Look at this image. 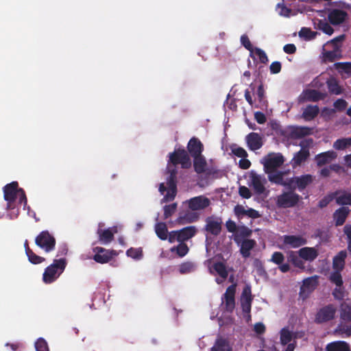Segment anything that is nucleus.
<instances>
[{"mask_svg": "<svg viewBox=\"0 0 351 351\" xmlns=\"http://www.w3.org/2000/svg\"><path fill=\"white\" fill-rule=\"evenodd\" d=\"M253 300H241V306L243 313H250Z\"/></svg>", "mask_w": 351, "mask_h": 351, "instance_id": "nucleus-57", "label": "nucleus"}, {"mask_svg": "<svg viewBox=\"0 0 351 351\" xmlns=\"http://www.w3.org/2000/svg\"><path fill=\"white\" fill-rule=\"evenodd\" d=\"M268 174V180L274 184L278 185H282L284 184V176L285 172L283 171H276V170L273 173H267Z\"/></svg>", "mask_w": 351, "mask_h": 351, "instance_id": "nucleus-37", "label": "nucleus"}, {"mask_svg": "<svg viewBox=\"0 0 351 351\" xmlns=\"http://www.w3.org/2000/svg\"><path fill=\"white\" fill-rule=\"evenodd\" d=\"M319 112V109L317 105H308L303 110L302 117L306 121H311L318 115Z\"/></svg>", "mask_w": 351, "mask_h": 351, "instance_id": "nucleus-31", "label": "nucleus"}, {"mask_svg": "<svg viewBox=\"0 0 351 351\" xmlns=\"http://www.w3.org/2000/svg\"><path fill=\"white\" fill-rule=\"evenodd\" d=\"M317 28L328 35H331L334 32V29L331 25L324 20H319Z\"/></svg>", "mask_w": 351, "mask_h": 351, "instance_id": "nucleus-45", "label": "nucleus"}, {"mask_svg": "<svg viewBox=\"0 0 351 351\" xmlns=\"http://www.w3.org/2000/svg\"><path fill=\"white\" fill-rule=\"evenodd\" d=\"M337 311L333 304H328L321 308L315 315V322L317 324H322L329 322L335 318Z\"/></svg>", "mask_w": 351, "mask_h": 351, "instance_id": "nucleus-9", "label": "nucleus"}, {"mask_svg": "<svg viewBox=\"0 0 351 351\" xmlns=\"http://www.w3.org/2000/svg\"><path fill=\"white\" fill-rule=\"evenodd\" d=\"M326 84L330 93L338 95L343 93L342 87L335 77L329 78L326 81Z\"/></svg>", "mask_w": 351, "mask_h": 351, "instance_id": "nucleus-33", "label": "nucleus"}, {"mask_svg": "<svg viewBox=\"0 0 351 351\" xmlns=\"http://www.w3.org/2000/svg\"><path fill=\"white\" fill-rule=\"evenodd\" d=\"M245 299H250L253 300V296L252 295L251 287L248 285H245L243 289L241 300Z\"/></svg>", "mask_w": 351, "mask_h": 351, "instance_id": "nucleus-61", "label": "nucleus"}, {"mask_svg": "<svg viewBox=\"0 0 351 351\" xmlns=\"http://www.w3.org/2000/svg\"><path fill=\"white\" fill-rule=\"evenodd\" d=\"M169 160L173 165H180L182 169H189L191 167V161L189 154L184 149H175L169 154Z\"/></svg>", "mask_w": 351, "mask_h": 351, "instance_id": "nucleus-4", "label": "nucleus"}, {"mask_svg": "<svg viewBox=\"0 0 351 351\" xmlns=\"http://www.w3.org/2000/svg\"><path fill=\"white\" fill-rule=\"evenodd\" d=\"M195 269V265L191 262H185L182 263L179 267V271L180 274H188L193 271Z\"/></svg>", "mask_w": 351, "mask_h": 351, "instance_id": "nucleus-52", "label": "nucleus"}, {"mask_svg": "<svg viewBox=\"0 0 351 351\" xmlns=\"http://www.w3.org/2000/svg\"><path fill=\"white\" fill-rule=\"evenodd\" d=\"M316 32L311 31L310 28L302 27L299 32V36L306 40L313 39L316 36Z\"/></svg>", "mask_w": 351, "mask_h": 351, "instance_id": "nucleus-48", "label": "nucleus"}, {"mask_svg": "<svg viewBox=\"0 0 351 351\" xmlns=\"http://www.w3.org/2000/svg\"><path fill=\"white\" fill-rule=\"evenodd\" d=\"M351 146V138H342L334 142L333 147L337 150H343Z\"/></svg>", "mask_w": 351, "mask_h": 351, "instance_id": "nucleus-38", "label": "nucleus"}, {"mask_svg": "<svg viewBox=\"0 0 351 351\" xmlns=\"http://www.w3.org/2000/svg\"><path fill=\"white\" fill-rule=\"evenodd\" d=\"M347 105V101L343 99H338L333 104V106L339 111L344 110Z\"/></svg>", "mask_w": 351, "mask_h": 351, "instance_id": "nucleus-62", "label": "nucleus"}, {"mask_svg": "<svg viewBox=\"0 0 351 351\" xmlns=\"http://www.w3.org/2000/svg\"><path fill=\"white\" fill-rule=\"evenodd\" d=\"M326 94L315 89H305L298 97L299 103L317 102L326 98Z\"/></svg>", "mask_w": 351, "mask_h": 351, "instance_id": "nucleus-11", "label": "nucleus"}, {"mask_svg": "<svg viewBox=\"0 0 351 351\" xmlns=\"http://www.w3.org/2000/svg\"><path fill=\"white\" fill-rule=\"evenodd\" d=\"M207 166L206 160L203 155L193 157V168L197 173L202 174L206 173L208 176L213 174V172L207 168Z\"/></svg>", "mask_w": 351, "mask_h": 351, "instance_id": "nucleus-15", "label": "nucleus"}, {"mask_svg": "<svg viewBox=\"0 0 351 351\" xmlns=\"http://www.w3.org/2000/svg\"><path fill=\"white\" fill-rule=\"evenodd\" d=\"M35 348L36 351H49L47 341L43 338H39L36 341Z\"/></svg>", "mask_w": 351, "mask_h": 351, "instance_id": "nucleus-55", "label": "nucleus"}, {"mask_svg": "<svg viewBox=\"0 0 351 351\" xmlns=\"http://www.w3.org/2000/svg\"><path fill=\"white\" fill-rule=\"evenodd\" d=\"M241 43L242 45L250 52V53H252V50L255 47H253L247 35L243 34L241 36Z\"/></svg>", "mask_w": 351, "mask_h": 351, "instance_id": "nucleus-56", "label": "nucleus"}, {"mask_svg": "<svg viewBox=\"0 0 351 351\" xmlns=\"http://www.w3.org/2000/svg\"><path fill=\"white\" fill-rule=\"evenodd\" d=\"M310 156L309 151L300 150L296 152L291 160V164L293 167L300 166Z\"/></svg>", "mask_w": 351, "mask_h": 351, "instance_id": "nucleus-30", "label": "nucleus"}, {"mask_svg": "<svg viewBox=\"0 0 351 351\" xmlns=\"http://www.w3.org/2000/svg\"><path fill=\"white\" fill-rule=\"evenodd\" d=\"M311 128L306 126L291 125L287 127L282 134L289 139H300L311 134Z\"/></svg>", "mask_w": 351, "mask_h": 351, "instance_id": "nucleus-7", "label": "nucleus"}, {"mask_svg": "<svg viewBox=\"0 0 351 351\" xmlns=\"http://www.w3.org/2000/svg\"><path fill=\"white\" fill-rule=\"evenodd\" d=\"M252 53H254L259 59L260 62L267 64L268 62V58L266 53L258 47H255L252 50Z\"/></svg>", "mask_w": 351, "mask_h": 351, "instance_id": "nucleus-49", "label": "nucleus"}, {"mask_svg": "<svg viewBox=\"0 0 351 351\" xmlns=\"http://www.w3.org/2000/svg\"><path fill=\"white\" fill-rule=\"evenodd\" d=\"M285 159L281 154H269L263 158L265 173H273L284 163Z\"/></svg>", "mask_w": 351, "mask_h": 351, "instance_id": "nucleus-5", "label": "nucleus"}, {"mask_svg": "<svg viewBox=\"0 0 351 351\" xmlns=\"http://www.w3.org/2000/svg\"><path fill=\"white\" fill-rule=\"evenodd\" d=\"M4 199L7 202L6 209L12 210L16 207V199L19 197V203L23 204L25 208L27 204V197L25 191L19 188V184L14 181L6 184L3 187Z\"/></svg>", "mask_w": 351, "mask_h": 351, "instance_id": "nucleus-1", "label": "nucleus"}, {"mask_svg": "<svg viewBox=\"0 0 351 351\" xmlns=\"http://www.w3.org/2000/svg\"><path fill=\"white\" fill-rule=\"evenodd\" d=\"M329 279L330 282L334 283L337 287H342L343 282L340 271H335L332 272L330 274Z\"/></svg>", "mask_w": 351, "mask_h": 351, "instance_id": "nucleus-47", "label": "nucleus"}, {"mask_svg": "<svg viewBox=\"0 0 351 351\" xmlns=\"http://www.w3.org/2000/svg\"><path fill=\"white\" fill-rule=\"evenodd\" d=\"M67 265L65 258L54 259L52 264L47 266L43 274V280L46 284L55 282L64 272Z\"/></svg>", "mask_w": 351, "mask_h": 351, "instance_id": "nucleus-2", "label": "nucleus"}, {"mask_svg": "<svg viewBox=\"0 0 351 351\" xmlns=\"http://www.w3.org/2000/svg\"><path fill=\"white\" fill-rule=\"evenodd\" d=\"M240 253L243 258L250 257L251 250L256 246V241L254 239H245L240 242Z\"/></svg>", "mask_w": 351, "mask_h": 351, "instance_id": "nucleus-23", "label": "nucleus"}, {"mask_svg": "<svg viewBox=\"0 0 351 351\" xmlns=\"http://www.w3.org/2000/svg\"><path fill=\"white\" fill-rule=\"evenodd\" d=\"M297 189L300 191L304 190L313 182V177L311 174H304L300 176H295Z\"/></svg>", "mask_w": 351, "mask_h": 351, "instance_id": "nucleus-27", "label": "nucleus"}, {"mask_svg": "<svg viewBox=\"0 0 351 351\" xmlns=\"http://www.w3.org/2000/svg\"><path fill=\"white\" fill-rule=\"evenodd\" d=\"M245 140L247 147L252 151L259 149L263 145L262 136L256 132H251L247 134Z\"/></svg>", "mask_w": 351, "mask_h": 351, "instance_id": "nucleus-18", "label": "nucleus"}, {"mask_svg": "<svg viewBox=\"0 0 351 351\" xmlns=\"http://www.w3.org/2000/svg\"><path fill=\"white\" fill-rule=\"evenodd\" d=\"M237 284L229 286L223 295L221 300L224 304V309L228 313H232L235 308V293Z\"/></svg>", "mask_w": 351, "mask_h": 351, "instance_id": "nucleus-10", "label": "nucleus"}, {"mask_svg": "<svg viewBox=\"0 0 351 351\" xmlns=\"http://www.w3.org/2000/svg\"><path fill=\"white\" fill-rule=\"evenodd\" d=\"M199 219L198 215L196 213H187L184 217L180 216L178 219L179 224H184L185 223H193L197 221Z\"/></svg>", "mask_w": 351, "mask_h": 351, "instance_id": "nucleus-42", "label": "nucleus"}, {"mask_svg": "<svg viewBox=\"0 0 351 351\" xmlns=\"http://www.w3.org/2000/svg\"><path fill=\"white\" fill-rule=\"evenodd\" d=\"M350 210L348 207L342 206L337 210L333 214V218L335 222L336 226H342L349 215Z\"/></svg>", "mask_w": 351, "mask_h": 351, "instance_id": "nucleus-26", "label": "nucleus"}, {"mask_svg": "<svg viewBox=\"0 0 351 351\" xmlns=\"http://www.w3.org/2000/svg\"><path fill=\"white\" fill-rule=\"evenodd\" d=\"M206 224L204 227V231L214 237L220 234L222 230L223 221L221 217L210 216L205 219Z\"/></svg>", "mask_w": 351, "mask_h": 351, "instance_id": "nucleus-8", "label": "nucleus"}, {"mask_svg": "<svg viewBox=\"0 0 351 351\" xmlns=\"http://www.w3.org/2000/svg\"><path fill=\"white\" fill-rule=\"evenodd\" d=\"M318 285V276H313L303 280V283L300 287V294L307 293L313 291Z\"/></svg>", "mask_w": 351, "mask_h": 351, "instance_id": "nucleus-22", "label": "nucleus"}, {"mask_svg": "<svg viewBox=\"0 0 351 351\" xmlns=\"http://www.w3.org/2000/svg\"><path fill=\"white\" fill-rule=\"evenodd\" d=\"M155 232L157 237L161 240H166L168 237V229L165 223L158 222L155 225Z\"/></svg>", "mask_w": 351, "mask_h": 351, "instance_id": "nucleus-35", "label": "nucleus"}, {"mask_svg": "<svg viewBox=\"0 0 351 351\" xmlns=\"http://www.w3.org/2000/svg\"><path fill=\"white\" fill-rule=\"evenodd\" d=\"M335 66L339 71L351 75V62H337Z\"/></svg>", "mask_w": 351, "mask_h": 351, "instance_id": "nucleus-51", "label": "nucleus"}, {"mask_svg": "<svg viewBox=\"0 0 351 351\" xmlns=\"http://www.w3.org/2000/svg\"><path fill=\"white\" fill-rule=\"evenodd\" d=\"M252 230L245 226L239 228L238 232L234 236V240L237 245L240 244L241 240L251 237Z\"/></svg>", "mask_w": 351, "mask_h": 351, "instance_id": "nucleus-34", "label": "nucleus"}, {"mask_svg": "<svg viewBox=\"0 0 351 351\" xmlns=\"http://www.w3.org/2000/svg\"><path fill=\"white\" fill-rule=\"evenodd\" d=\"M172 252H176L180 257H184L189 251L188 245L185 243H180L177 246L171 248Z\"/></svg>", "mask_w": 351, "mask_h": 351, "instance_id": "nucleus-39", "label": "nucleus"}, {"mask_svg": "<svg viewBox=\"0 0 351 351\" xmlns=\"http://www.w3.org/2000/svg\"><path fill=\"white\" fill-rule=\"evenodd\" d=\"M232 152L234 155L239 158H247L248 154L247 152L241 147L232 149Z\"/></svg>", "mask_w": 351, "mask_h": 351, "instance_id": "nucleus-63", "label": "nucleus"}, {"mask_svg": "<svg viewBox=\"0 0 351 351\" xmlns=\"http://www.w3.org/2000/svg\"><path fill=\"white\" fill-rule=\"evenodd\" d=\"M117 232V229L116 226L105 230H102L99 228L97 231V234L99 237V241L102 244H108L110 243L114 239V235Z\"/></svg>", "mask_w": 351, "mask_h": 351, "instance_id": "nucleus-17", "label": "nucleus"}, {"mask_svg": "<svg viewBox=\"0 0 351 351\" xmlns=\"http://www.w3.org/2000/svg\"><path fill=\"white\" fill-rule=\"evenodd\" d=\"M288 261L291 262L295 267L302 270L305 269L303 259L299 256L298 252L291 251L288 254Z\"/></svg>", "mask_w": 351, "mask_h": 351, "instance_id": "nucleus-32", "label": "nucleus"}, {"mask_svg": "<svg viewBox=\"0 0 351 351\" xmlns=\"http://www.w3.org/2000/svg\"><path fill=\"white\" fill-rule=\"evenodd\" d=\"M27 256L29 261L34 265L40 264L45 261L44 257L36 255L31 249L27 250Z\"/></svg>", "mask_w": 351, "mask_h": 351, "instance_id": "nucleus-44", "label": "nucleus"}, {"mask_svg": "<svg viewBox=\"0 0 351 351\" xmlns=\"http://www.w3.org/2000/svg\"><path fill=\"white\" fill-rule=\"evenodd\" d=\"M126 254L128 256L131 257L134 259H140L143 256L142 250L140 248H133L130 247L126 252Z\"/></svg>", "mask_w": 351, "mask_h": 351, "instance_id": "nucleus-53", "label": "nucleus"}, {"mask_svg": "<svg viewBox=\"0 0 351 351\" xmlns=\"http://www.w3.org/2000/svg\"><path fill=\"white\" fill-rule=\"evenodd\" d=\"M285 260L283 254L280 252H275L271 256V261L276 265H280Z\"/></svg>", "mask_w": 351, "mask_h": 351, "instance_id": "nucleus-58", "label": "nucleus"}, {"mask_svg": "<svg viewBox=\"0 0 351 351\" xmlns=\"http://www.w3.org/2000/svg\"><path fill=\"white\" fill-rule=\"evenodd\" d=\"M298 253L300 258L309 262H313L319 255L317 250L311 247H302L298 250Z\"/></svg>", "mask_w": 351, "mask_h": 351, "instance_id": "nucleus-24", "label": "nucleus"}, {"mask_svg": "<svg viewBox=\"0 0 351 351\" xmlns=\"http://www.w3.org/2000/svg\"><path fill=\"white\" fill-rule=\"evenodd\" d=\"M252 186L258 195L263 194L265 191V180L261 176L252 172L250 174Z\"/></svg>", "mask_w": 351, "mask_h": 351, "instance_id": "nucleus-21", "label": "nucleus"}, {"mask_svg": "<svg viewBox=\"0 0 351 351\" xmlns=\"http://www.w3.org/2000/svg\"><path fill=\"white\" fill-rule=\"evenodd\" d=\"M239 194L244 199H249L252 197L250 190L245 186H240L239 187Z\"/></svg>", "mask_w": 351, "mask_h": 351, "instance_id": "nucleus-60", "label": "nucleus"}, {"mask_svg": "<svg viewBox=\"0 0 351 351\" xmlns=\"http://www.w3.org/2000/svg\"><path fill=\"white\" fill-rule=\"evenodd\" d=\"M348 16L346 11L339 9H332L329 10L328 19L329 22L333 25H338L343 23Z\"/></svg>", "mask_w": 351, "mask_h": 351, "instance_id": "nucleus-14", "label": "nucleus"}, {"mask_svg": "<svg viewBox=\"0 0 351 351\" xmlns=\"http://www.w3.org/2000/svg\"><path fill=\"white\" fill-rule=\"evenodd\" d=\"M283 243L292 248H298L307 243V240L301 235H284Z\"/></svg>", "mask_w": 351, "mask_h": 351, "instance_id": "nucleus-16", "label": "nucleus"}, {"mask_svg": "<svg viewBox=\"0 0 351 351\" xmlns=\"http://www.w3.org/2000/svg\"><path fill=\"white\" fill-rule=\"evenodd\" d=\"M211 351H232V348L226 339L219 338L216 340Z\"/></svg>", "mask_w": 351, "mask_h": 351, "instance_id": "nucleus-36", "label": "nucleus"}, {"mask_svg": "<svg viewBox=\"0 0 351 351\" xmlns=\"http://www.w3.org/2000/svg\"><path fill=\"white\" fill-rule=\"evenodd\" d=\"M326 351H350L349 344L343 341H336L328 343Z\"/></svg>", "mask_w": 351, "mask_h": 351, "instance_id": "nucleus-28", "label": "nucleus"}, {"mask_svg": "<svg viewBox=\"0 0 351 351\" xmlns=\"http://www.w3.org/2000/svg\"><path fill=\"white\" fill-rule=\"evenodd\" d=\"M189 208L193 211L202 210L210 205V200L204 195H199L186 201Z\"/></svg>", "mask_w": 351, "mask_h": 351, "instance_id": "nucleus-12", "label": "nucleus"}, {"mask_svg": "<svg viewBox=\"0 0 351 351\" xmlns=\"http://www.w3.org/2000/svg\"><path fill=\"white\" fill-rule=\"evenodd\" d=\"M35 243L45 252H50L55 249L56 241L49 231L43 230L36 237Z\"/></svg>", "mask_w": 351, "mask_h": 351, "instance_id": "nucleus-3", "label": "nucleus"}, {"mask_svg": "<svg viewBox=\"0 0 351 351\" xmlns=\"http://www.w3.org/2000/svg\"><path fill=\"white\" fill-rule=\"evenodd\" d=\"M341 50L339 49V47H333L332 51H326L324 53V58L326 60L329 62H333L335 59L341 57L340 56Z\"/></svg>", "mask_w": 351, "mask_h": 351, "instance_id": "nucleus-43", "label": "nucleus"}, {"mask_svg": "<svg viewBox=\"0 0 351 351\" xmlns=\"http://www.w3.org/2000/svg\"><path fill=\"white\" fill-rule=\"evenodd\" d=\"M337 154L334 151H328L320 153L315 156V160L318 167H322L329 163L332 160L336 158Z\"/></svg>", "mask_w": 351, "mask_h": 351, "instance_id": "nucleus-25", "label": "nucleus"}, {"mask_svg": "<svg viewBox=\"0 0 351 351\" xmlns=\"http://www.w3.org/2000/svg\"><path fill=\"white\" fill-rule=\"evenodd\" d=\"M347 256L346 251H340L332 260V267L335 271H342L345 266V259Z\"/></svg>", "mask_w": 351, "mask_h": 351, "instance_id": "nucleus-29", "label": "nucleus"}, {"mask_svg": "<svg viewBox=\"0 0 351 351\" xmlns=\"http://www.w3.org/2000/svg\"><path fill=\"white\" fill-rule=\"evenodd\" d=\"M213 269L217 273V274L223 279H226L228 276L226 265L221 262L215 263L213 265Z\"/></svg>", "mask_w": 351, "mask_h": 351, "instance_id": "nucleus-41", "label": "nucleus"}, {"mask_svg": "<svg viewBox=\"0 0 351 351\" xmlns=\"http://www.w3.org/2000/svg\"><path fill=\"white\" fill-rule=\"evenodd\" d=\"M340 317L344 321H351V306L342 304L340 311Z\"/></svg>", "mask_w": 351, "mask_h": 351, "instance_id": "nucleus-46", "label": "nucleus"}, {"mask_svg": "<svg viewBox=\"0 0 351 351\" xmlns=\"http://www.w3.org/2000/svg\"><path fill=\"white\" fill-rule=\"evenodd\" d=\"M282 69V64L278 61L273 62L269 66L270 72L272 74L279 73Z\"/></svg>", "mask_w": 351, "mask_h": 351, "instance_id": "nucleus-64", "label": "nucleus"}, {"mask_svg": "<svg viewBox=\"0 0 351 351\" xmlns=\"http://www.w3.org/2000/svg\"><path fill=\"white\" fill-rule=\"evenodd\" d=\"M280 339L282 345L285 346L292 340V333L287 328H283L280 332Z\"/></svg>", "mask_w": 351, "mask_h": 351, "instance_id": "nucleus-40", "label": "nucleus"}, {"mask_svg": "<svg viewBox=\"0 0 351 351\" xmlns=\"http://www.w3.org/2000/svg\"><path fill=\"white\" fill-rule=\"evenodd\" d=\"M197 232V229L194 226L184 227L178 230L177 241L184 243V241L193 237Z\"/></svg>", "mask_w": 351, "mask_h": 351, "instance_id": "nucleus-20", "label": "nucleus"}, {"mask_svg": "<svg viewBox=\"0 0 351 351\" xmlns=\"http://www.w3.org/2000/svg\"><path fill=\"white\" fill-rule=\"evenodd\" d=\"M177 204L173 203L164 206V219L169 218L176 210Z\"/></svg>", "mask_w": 351, "mask_h": 351, "instance_id": "nucleus-50", "label": "nucleus"}, {"mask_svg": "<svg viewBox=\"0 0 351 351\" xmlns=\"http://www.w3.org/2000/svg\"><path fill=\"white\" fill-rule=\"evenodd\" d=\"M282 186H284L287 189L291 190V191H293L295 189H297L295 176L287 179L286 181L284 180V184H282Z\"/></svg>", "mask_w": 351, "mask_h": 351, "instance_id": "nucleus-59", "label": "nucleus"}, {"mask_svg": "<svg viewBox=\"0 0 351 351\" xmlns=\"http://www.w3.org/2000/svg\"><path fill=\"white\" fill-rule=\"evenodd\" d=\"M301 197L293 191L284 192L277 197L276 205L279 208H292L298 204Z\"/></svg>", "mask_w": 351, "mask_h": 351, "instance_id": "nucleus-6", "label": "nucleus"}, {"mask_svg": "<svg viewBox=\"0 0 351 351\" xmlns=\"http://www.w3.org/2000/svg\"><path fill=\"white\" fill-rule=\"evenodd\" d=\"M93 252L95 253L93 256V260L101 264L108 263L113 256L117 255L114 250H108L101 247H95Z\"/></svg>", "mask_w": 351, "mask_h": 351, "instance_id": "nucleus-13", "label": "nucleus"}, {"mask_svg": "<svg viewBox=\"0 0 351 351\" xmlns=\"http://www.w3.org/2000/svg\"><path fill=\"white\" fill-rule=\"evenodd\" d=\"M337 203L339 205H351V193H345L337 198Z\"/></svg>", "mask_w": 351, "mask_h": 351, "instance_id": "nucleus-54", "label": "nucleus"}, {"mask_svg": "<svg viewBox=\"0 0 351 351\" xmlns=\"http://www.w3.org/2000/svg\"><path fill=\"white\" fill-rule=\"evenodd\" d=\"M187 150L193 158L198 156L202 155L204 145L197 138L193 137L188 143Z\"/></svg>", "mask_w": 351, "mask_h": 351, "instance_id": "nucleus-19", "label": "nucleus"}]
</instances>
